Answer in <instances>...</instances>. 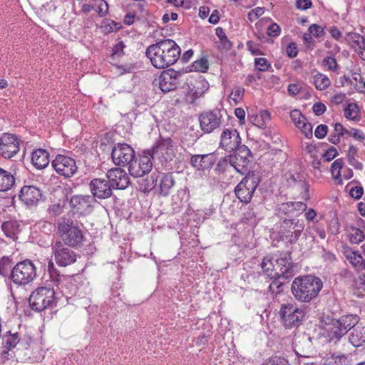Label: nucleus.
Wrapping results in <instances>:
<instances>
[{
	"label": "nucleus",
	"instance_id": "nucleus-1",
	"mask_svg": "<svg viewBox=\"0 0 365 365\" xmlns=\"http://www.w3.org/2000/svg\"><path fill=\"white\" fill-rule=\"evenodd\" d=\"M180 54L179 46L171 39L162 40L149 46L146 50L147 57L157 68H164L174 64Z\"/></svg>",
	"mask_w": 365,
	"mask_h": 365
},
{
	"label": "nucleus",
	"instance_id": "nucleus-2",
	"mask_svg": "<svg viewBox=\"0 0 365 365\" xmlns=\"http://www.w3.org/2000/svg\"><path fill=\"white\" fill-rule=\"evenodd\" d=\"M322 286L318 277L312 275L297 277L292 284V293L298 301L309 302L317 297Z\"/></svg>",
	"mask_w": 365,
	"mask_h": 365
},
{
	"label": "nucleus",
	"instance_id": "nucleus-3",
	"mask_svg": "<svg viewBox=\"0 0 365 365\" xmlns=\"http://www.w3.org/2000/svg\"><path fill=\"white\" fill-rule=\"evenodd\" d=\"M58 233L65 245L76 247L83 240V231L78 224L67 217H63L58 222Z\"/></svg>",
	"mask_w": 365,
	"mask_h": 365
},
{
	"label": "nucleus",
	"instance_id": "nucleus-4",
	"mask_svg": "<svg viewBox=\"0 0 365 365\" xmlns=\"http://www.w3.org/2000/svg\"><path fill=\"white\" fill-rule=\"evenodd\" d=\"M36 277V269L30 260L18 262L12 269L11 279L18 285H26L31 282Z\"/></svg>",
	"mask_w": 365,
	"mask_h": 365
},
{
	"label": "nucleus",
	"instance_id": "nucleus-5",
	"mask_svg": "<svg viewBox=\"0 0 365 365\" xmlns=\"http://www.w3.org/2000/svg\"><path fill=\"white\" fill-rule=\"evenodd\" d=\"M55 298L53 287H41L31 293L29 302L33 309L41 312L51 305Z\"/></svg>",
	"mask_w": 365,
	"mask_h": 365
},
{
	"label": "nucleus",
	"instance_id": "nucleus-6",
	"mask_svg": "<svg viewBox=\"0 0 365 365\" xmlns=\"http://www.w3.org/2000/svg\"><path fill=\"white\" fill-rule=\"evenodd\" d=\"M258 177L255 175V173L249 172L235 189L237 197L242 202H250L258 186Z\"/></svg>",
	"mask_w": 365,
	"mask_h": 365
},
{
	"label": "nucleus",
	"instance_id": "nucleus-7",
	"mask_svg": "<svg viewBox=\"0 0 365 365\" xmlns=\"http://www.w3.org/2000/svg\"><path fill=\"white\" fill-rule=\"evenodd\" d=\"M304 228L303 222L299 220H284L280 225L279 235L282 240L294 243Z\"/></svg>",
	"mask_w": 365,
	"mask_h": 365
},
{
	"label": "nucleus",
	"instance_id": "nucleus-8",
	"mask_svg": "<svg viewBox=\"0 0 365 365\" xmlns=\"http://www.w3.org/2000/svg\"><path fill=\"white\" fill-rule=\"evenodd\" d=\"M172 140L170 138H160L152 149L145 150L143 157L152 159H165L170 158L173 153Z\"/></svg>",
	"mask_w": 365,
	"mask_h": 365
},
{
	"label": "nucleus",
	"instance_id": "nucleus-9",
	"mask_svg": "<svg viewBox=\"0 0 365 365\" xmlns=\"http://www.w3.org/2000/svg\"><path fill=\"white\" fill-rule=\"evenodd\" d=\"M52 251L56 264L61 267L68 266L76 261V254L60 240L53 244Z\"/></svg>",
	"mask_w": 365,
	"mask_h": 365
},
{
	"label": "nucleus",
	"instance_id": "nucleus-10",
	"mask_svg": "<svg viewBox=\"0 0 365 365\" xmlns=\"http://www.w3.org/2000/svg\"><path fill=\"white\" fill-rule=\"evenodd\" d=\"M19 151V143L16 136L10 133H4L0 138V156L9 159Z\"/></svg>",
	"mask_w": 365,
	"mask_h": 365
},
{
	"label": "nucleus",
	"instance_id": "nucleus-11",
	"mask_svg": "<svg viewBox=\"0 0 365 365\" xmlns=\"http://www.w3.org/2000/svg\"><path fill=\"white\" fill-rule=\"evenodd\" d=\"M279 312L286 328L298 324L304 317L303 310L296 308L292 304L283 305Z\"/></svg>",
	"mask_w": 365,
	"mask_h": 365
},
{
	"label": "nucleus",
	"instance_id": "nucleus-12",
	"mask_svg": "<svg viewBox=\"0 0 365 365\" xmlns=\"http://www.w3.org/2000/svg\"><path fill=\"white\" fill-rule=\"evenodd\" d=\"M201 130L205 133H210L220 127L222 123V115L217 110L207 111L199 116Z\"/></svg>",
	"mask_w": 365,
	"mask_h": 365
},
{
	"label": "nucleus",
	"instance_id": "nucleus-13",
	"mask_svg": "<svg viewBox=\"0 0 365 365\" xmlns=\"http://www.w3.org/2000/svg\"><path fill=\"white\" fill-rule=\"evenodd\" d=\"M106 176L114 189L124 190L130 185L128 175L123 169L119 167L108 170Z\"/></svg>",
	"mask_w": 365,
	"mask_h": 365
},
{
	"label": "nucleus",
	"instance_id": "nucleus-14",
	"mask_svg": "<svg viewBox=\"0 0 365 365\" xmlns=\"http://www.w3.org/2000/svg\"><path fill=\"white\" fill-rule=\"evenodd\" d=\"M361 253L349 246L343 250L344 257L356 271H365V243L361 246Z\"/></svg>",
	"mask_w": 365,
	"mask_h": 365
},
{
	"label": "nucleus",
	"instance_id": "nucleus-15",
	"mask_svg": "<svg viewBox=\"0 0 365 365\" xmlns=\"http://www.w3.org/2000/svg\"><path fill=\"white\" fill-rule=\"evenodd\" d=\"M180 76V73L174 70L163 71L159 78L160 90L164 93L175 90L179 83V78Z\"/></svg>",
	"mask_w": 365,
	"mask_h": 365
},
{
	"label": "nucleus",
	"instance_id": "nucleus-16",
	"mask_svg": "<svg viewBox=\"0 0 365 365\" xmlns=\"http://www.w3.org/2000/svg\"><path fill=\"white\" fill-rule=\"evenodd\" d=\"M94 202L95 200L92 196L78 195L73 196L69 203L75 212L81 215H85L91 212Z\"/></svg>",
	"mask_w": 365,
	"mask_h": 365
},
{
	"label": "nucleus",
	"instance_id": "nucleus-17",
	"mask_svg": "<svg viewBox=\"0 0 365 365\" xmlns=\"http://www.w3.org/2000/svg\"><path fill=\"white\" fill-rule=\"evenodd\" d=\"M111 187L112 185L109 181L99 178L93 179L89 184V187L93 194V197H96L99 199L110 197L112 195Z\"/></svg>",
	"mask_w": 365,
	"mask_h": 365
},
{
	"label": "nucleus",
	"instance_id": "nucleus-18",
	"mask_svg": "<svg viewBox=\"0 0 365 365\" xmlns=\"http://www.w3.org/2000/svg\"><path fill=\"white\" fill-rule=\"evenodd\" d=\"M241 143L239 133L235 129H226L221 135L220 145L227 151H233Z\"/></svg>",
	"mask_w": 365,
	"mask_h": 365
},
{
	"label": "nucleus",
	"instance_id": "nucleus-19",
	"mask_svg": "<svg viewBox=\"0 0 365 365\" xmlns=\"http://www.w3.org/2000/svg\"><path fill=\"white\" fill-rule=\"evenodd\" d=\"M42 197L40 189L34 186H24L20 191L21 200L28 206L36 205Z\"/></svg>",
	"mask_w": 365,
	"mask_h": 365
},
{
	"label": "nucleus",
	"instance_id": "nucleus-20",
	"mask_svg": "<svg viewBox=\"0 0 365 365\" xmlns=\"http://www.w3.org/2000/svg\"><path fill=\"white\" fill-rule=\"evenodd\" d=\"M112 160H134L135 151L127 143H118L111 152Z\"/></svg>",
	"mask_w": 365,
	"mask_h": 365
},
{
	"label": "nucleus",
	"instance_id": "nucleus-21",
	"mask_svg": "<svg viewBox=\"0 0 365 365\" xmlns=\"http://www.w3.org/2000/svg\"><path fill=\"white\" fill-rule=\"evenodd\" d=\"M128 165L129 173L135 178L143 177L153 168L152 161H129Z\"/></svg>",
	"mask_w": 365,
	"mask_h": 365
},
{
	"label": "nucleus",
	"instance_id": "nucleus-22",
	"mask_svg": "<svg viewBox=\"0 0 365 365\" xmlns=\"http://www.w3.org/2000/svg\"><path fill=\"white\" fill-rule=\"evenodd\" d=\"M192 87L189 86V91L186 95V101L190 103L195 102L196 99L201 97L208 88V83L204 79L196 81L192 85Z\"/></svg>",
	"mask_w": 365,
	"mask_h": 365
},
{
	"label": "nucleus",
	"instance_id": "nucleus-23",
	"mask_svg": "<svg viewBox=\"0 0 365 365\" xmlns=\"http://www.w3.org/2000/svg\"><path fill=\"white\" fill-rule=\"evenodd\" d=\"M52 166L60 175L69 178L72 176L77 170L76 161H51Z\"/></svg>",
	"mask_w": 365,
	"mask_h": 365
},
{
	"label": "nucleus",
	"instance_id": "nucleus-24",
	"mask_svg": "<svg viewBox=\"0 0 365 365\" xmlns=\"http://www.w3.org/2000/svg\"><path fill=\"white\" fill-rule=\"evenodd\" d=\"M334 322H336V319L327 317L324 320V329L327 331L330 339L339 340L343 336V334L339 326H336Z\"/></svg>",
	"mask_w": 365,
	"mask_h": 365
},
{
	"label": "nucleus",
	"instance_id": "nucleus-25",
	"mask_svg": "<svg viewBox=\"0 0 365 365\" xmlns=\"http://www.w3.org/2000/svg\"><path fill=\"white\" fill-rule=\"evenodd\" d=\"M349 341L355 347L365 344V327L358 326L354 328L349 336Z\"/></svg>",
	"mask_w": 365,
	"mask_h": 365
},
{
	"label": "nucleus",
	"instance_id": "nucleus-26",
	"mask_svg": "<svg viewBox=\"0 0 365 365\" xmlns=\"http://www.w3.org/2000/svg\"><path fill=\"white\" fill-rule=\"evenodd\" d=\"M250 123L259 128H264L270 120V114L267 110H262L259 114L248 116Z\"/></svg>",
	"mask_w": 365,
	"mask_h": 365
},
{
	"label": "nucleus",
	"instance_id": "nucleus-27",
	"mask_svg": "<svg viewBox=\"0 0 365 365\" xmlns=\"http://www.w3.org/2000/svg\"><path fill=\"white\" fill-rule=\"evenodd\" d=\"M14 177L9 172L0 168V191H6L14 185Z\"/></svg>",
	"mask_w": 365,
	"mask_h": 365
},
{
	"label": "nucleus",
	"instance_id": "nucleus-28",
	"mask_svg": "<svg viewBox=\"0 0 365 365\" xmlns=\"http://www.w3.org/2000/svg\"><path fill=\"white\" fill-rule=\"evenodd\" d=\"M347 237L351 244L359 245L364 240L365 235L359 228L351 226L347 228Z\"/></svg>",
	"mask_w": 365,
	"mask_h": 365
},
{
	"label": "nucleus",
	"instance_id": "nucleus-29",
	"mask_svg": "<svg viewBox=\"0 0 365 365\" xmlns=\"http://www.w3.org/2000/svg\"><path fill=\"white\" fill-rule=\"evenodd\" d=\"M287 180L289 185H292V183L298 182L299 186L304 190V192H302V198L307 200L309 199V189L307 184L303 181L302 180L299 179V176L297 175V177L294 176V175L292 173H287L286 175Z\"/></svg>",
	"mask_w": 365,
	"mask_h": 365
},
{
	"label": "nucleus",
	"instance_id": "nucleus-30",
	"mask_svg": "<svg viewBox=\"0 0 365 365\" xmlns=\"http://www.w3.org/2000/svg\"><path fill=\"white\" fill-rule=\"evenodd\" d=\"M313 78L315 88L319 91L325 90L331 85L330 79L324 73L318 72Z\"/></svg>",
	"mask_w": 365,
	"mask_h": 365
},
{
	"label": "nucleus",
	"instance_id": "nucleus-31",
	"mask_svg": "<svg viewBox=\"0 0 365 365\" xmlns=\"http://www.w3.org/2000/svg\"><path fill=\"white\" fill-rule=\"evenodd\" d=\"M346 39L351 46L356 48L362 49L365 48L364 38L357 33H349Z\"/></svg>",
	"mask_w": 365,
	"mask_h": 365
},
{
	"label": "nucleus",
	"instance_id": "nucleus-32",
	"mask_svg": "<svg viewBox=\"0 0 365 365\" xmlns=\"http://www.w3.org/2000/svg\"><path fill=\"white\" fill-rule=\"evenodd\" d=\"M261 267L263 272L269 278L272 279L279 276V274L274 269V266L272 260L267 257H264L261 263Z\"/></svg>",
	"mask_w": 365,
	"mask_h": 365
},
{
	"label": "nucleus",
	"instance_id": "nucleus-33",
	"mask_svg": "<svg viewBox=\"0 0 365 365\" xmlns=\"http://www.w3.org/2000/svg\"><path fill=\"white\" fill-rule=\"evenodd\" d=\"M277 266L279 269L280 274L282 275L289 274L290 269H292V262L291 258L289 255H284L276 260Z\"/></svg>",
	"mask_w": 365,
	"mask_h": 365
},
{
	"label": "nucleus",
	"instance_id": "nucleus-34",
	"mask_svg": "<svg viewBox=\"0 0 365 365\" xmlns=\"http://www.w3.org/2000/svg\"><path fill=\"white\" fill-rule=\"evenodd\" d=\"M174 185V180L170 175L163 176L160 182V195L166 196L169 194L170 188Z\"/></svg>",
	"mask_w": 365,
	"mask_h": 365
},
{
	"label": "nucleus",
	"instance_id": "nucleus-35",
	"mask_svg": "<svg viewBox=\"0 0 365 365\" xmlns=\"http://www.w3.org/2000/svg\"><path fill=\"white\" fill-rule=\"evenodd\" d=\"M3 232L9 238H14L19 232V225L16 222L6 221L1 226Z\"/></svg>",
	"mask_w": 365,
	"mask_h": 365
},
{
	"label": "nucleus",
	"instance_id": "nucleus-36",
	"mask_svg": "<svg viewBox=\"0 0 365 365\" xmlns=\"http://www.w3.org/2000/svg\"><path fill=\"white\" fill-rule=\"evenodd\" d=\"M235 157L236 160H247L250 157H253L250 150L245 145H240V144L234 150Z\"/></svg>",
	"mask_w": 365,
	"mask_h": 365
},
{
	"label": "nucleus",
	"instance_id": "nucleus-37",
	"mask_svg": "<svg viewBox=\"0 0 365 365\" xmlns=\"http://www.w3.org/2000/svg\"><path fill=\"white\" fill-rule=\"evenodd\" d=\"M342 169L343 165L341 161H334L331 167V173L332 178L337 182L338 184L340 185L343 183L341 174V170Z\"/></svg>",
	"mask_w": 365,
	"mask_h": 365
},
{
	"label": "nucleus",
	"instance_id": "nucleus-38",
	"mask_svg": "<svg viewBox=\"0 0 365 365\" xmlns=\"http://www.w3.org/2000/svg\"><path fill=\"white\" fill-rule=\"evenodd\" d=\"M120 27L121 26L120 23H117L109 19L104 20L101 26L102 31L106 34L118 31Z\"/></svg>",
	"mask_w": 365,
	"mask_h": 365
},
{
	"label": "nucleus",
	"instance_id": "nucleus-39",
	"mask_svg": "<svg viewBox=\"0 0 365 365\" xmlns=\"http://www.w3.org/2000/svg\"><path fill=\"white\" fill-rule=\"evenodd\" d=\"M157 179L158 177L153 174L150 178L143 180L140 185V190L144 192L152 190L156 185Z\"/></svg>",
	"mask_w": 365,
	"mask_h": 365
},
{
	"label": "nucleus",
	"instance_id": "nucleus-40",
	"mask_svg": "<svg viewBox=\"0 0 365 365\" xmlns=\"http://www.w3.org/2000/svg\"><path fill=\"white\" fill-rule=\"evenodd\" d=\"M340 318L342 320L343 324L346 327L348 330L354 328V327L359 323V317L354 314L344 315Z\"/></svg>",
	"mask_w": 365,
	"mask_h": 365
},
{
	"label": "nucleus",
	"instance_id": "nucleus-41",
	"mask_svg": "<svg viewBox=\"0 0 365 365\" xmlns=\"http://www.w3.org/2000/svg\"><path fill=\"white\" fill-rule=\"evenodd\" d=\"M322 65L326 67L328 71L339 73V65L336 58L331 56H327L323 59Z\"/></svg>",
	"mask_w": 365,
	"mask_h": 365
},
{
	"label": "nucleus",
	"instance_id": "nucleus-42",
	"mask_svg": "<svg viewBox=\"0 0 365 365\" xmlns=\"http://www.w3.org/2000/svg\"><path fill=\"white\" fill-rule=\"evenodd\" d=\"M359 113V108L356 103H349L344 109V115L347 119L356 120Z\"/></svg>",
	"mask_w": 365,
	"mask_h": 365
},
{
	"label": "nucleus",
	"instance_id": "nucleus-43",
	"mask_svg": "<svg viewBox=\"0 0 365 365\" xmlns=\"http://www.w3.org/2000/svg\"><path fill=\"white\" fill-rule=\"evenodd\" d=\"M290 118L296 127L299 129L300 125L306 122L305 117L299 110H294L290 112Z\"/></svg>",
	"mask_w": 365,
	"mask_h": 365
},
{
	"label": "nucleus",
	"instance_id": "nucleus-44",
	"mask_svg": "<svg viewBox=\"0 0 365 365\" xmlns=\"http://www.w3.org/2000/svg\"><path fill=\"white\" fill-rule=\"evenodd\" d=\"M47 270L49 273L51 281L53 282L56 284V285H58L60 282L61 277L58 272L56 269L53 262L51 260L48 261V262Z\"/></svg>",
	"mask_w": 365,
	"mask_h": 365
},
{
	"label": "nucleus",
	"instance_id": "nucleus-45",
	"mask_svg": "<svg viewBox=\"0 0 365 365\" xmlns=\"http://www.w3.org/2000/svg\"><path fill=\"white\" fill-rule=\"evenodd\" d=\"M94 9L99 16H104L108 12V5L105 0H96Z\"/></svg>",
	"mask_w": 365,
	"mask_h": 365
},
{
	"label": "nucleus",
	"instance_id": "nucleus-46",
	"mask_svg": "<svg viewBox=\"0 0 365 365\" xmlns=\"http://www.w3.org/2000/svg\"><path fill=\"white\" fill-rule=\"evenodd\" d=\"M244 93L245 89L242 87L235 86L230 95V98L235 104H237L242 99Z\"/></svg>",
	"mask_w": 365,
	"mask_h": 365
},
{
	"label": "nucleus",
	"instance_id": "nucleus-47",
	"mask_svg": "<svg viewBox=\"0 0 365 365\" xmlns=\"http://www.w3.org/2000/svg\"><path fill=\"white\" fill-rule=\"evenodd\" d=\"M277 211L279 213L294 217L292 202H284L279 205Z\"/></svg>",
	"mask_w": 365,
	"mask_h": 365
},
{
	"label": "nucleus",
	"instance_id": "nucleus-48",
	"mask_svg": "<svg viewBox=\"0 0 365 365\" xmlns=\"http://www.w3.org/2000/svg\"><path fill=\"white\" fill-rule=\"evenodd\" d=\"M49 156V153L42 148L36 149L31 153V160H48Z\"/></svg>",
	"mask_w": 365,
	"mask_h": 365
},
{
	"label": "nucleus",
	"instance_id": "nucleus-49",
	"mask_svg": "<svg viewBox=\"0 0 365 365\" xmlns=\"http://www.w3.org/2000/svg\"><path fill=\"white\" fill-rule=\"evenodd\" d=\"M192 67L195 71L205 72L208 68V61L206 58H201L195 61L192 64Z\"/></svg>",
	"mask_w": 365,
	"mask_h": 365
},
{
	"label": "nucleus",
	"instance_id": "nucleus-50",
	"mask_svg": "<svg viewBox=\"0 0 365 365\" xmlns=\"http://www.w3.org/2000/svg\"><path fill=\"white\" fill-rule=\"evenodd\" d=\"M189 163L198 170L210 169L212 166V161H189Z\"/></svg>",
	"mask_w": 365,
	"mask_h": 365
},
{
	"label": "nucleus",
	"instance_id": "nucleus-51",
	"mask_svg": "<svg viewBox=\"0 0 365 365\" xmlns=\"http://www.w3.org/2000/svg\"><path fill=\"white\" fill-rule=\"evenodd\" d=\"M117 72L123 75L124 73H132L135 68V66L133 63H128L123 65H118L116 66Z\"/></svg>",
	"mask_w": 365,
	"mask_h": 365
},
{
	"label": "nucleus",
	"instance_id": "nucleus-52",
	"mask_svg": "<svg viewBox=\"0 0 365 365\" xmlns=\"http://www.w3.org/2000/svg\"><path fill=\"white\" fill-rule=\"evenodd\" d=\"M256 68L260 71H266L270 67L268 61L264 58H257L255 60Z\"/></svg>",
	"mask_w": 365,
	"mask_h": 365
},
{
	"label": "nucleus",
	"instance_id": "nucleus-53",
	"mask_svg": "<svg viewBox=\"0 0 365 365\" xmlns=\"http://www.w3.org/2000/svg\"><path fill=\"white\" fill-rule=\"evenodd\" d=\"M353 286L357 289H362L365 292V274L361 273L354 279Z\"/></svg>",
	"mask_w": 365,
	"mask_h": 365
},
{
	"label": "nucleus",
	"instance_id": "nucleus-54",
	"mask_svg": "<svg viewBox=\"0 0 365 365\" xmlns=\"http://www.w3.org/2000/svg\"><path fill=\"white\" fill-rule=\"evenodd\" d=\"M348 133L346 134L348 136L353 137L354 139L358 140H363L365 139L364 133L362 130L356 129V128H350L348 129Z\"/></svg>",
	"mask_w": 365,
	"mask_h": 365
},
{
	"label": "nucleus",
	"instance_id": "nucleus-55",
	"mask_svg": "<svg viewBox=\"0 0 365 365\" xmlns=\"http://www.w3.org/2000/svg\"><path fill=\"white\" fill-rule=\"evenodd\" d=\"M309 32L315 37H321L324 34V29L315 24L309 26Z\"/></svg>",
	"mask_w": 365,
	"mask_h": 365
},
{
	"label": "nucleus",
	"instance_id": "nucleus-56",
	"mask_svg": "<svg viewBox=\"0 0 365 365\" xmlns=\"http://www.w3.org/2000/svg\"><path fill=\"white\" fill-rule=\"evenodd\" d=\"M294 217L298 216L307 209V205L302 202H292Z\"/></svg>",
	"mask_w": 365,
	"mask_h": 365
},
{
	"label": "nucleus",
	"instance_id": "nucleus-57",
	"mask_svg": "<svg viewBox=\"0 0 365 365\" xmlns=\"http://www.w3.org/2000/svg\"><path fill=\"white\" fill-rule=\"evenodd\" d=\"M328 132V127L326 125L321 124L317 127L314 131V135L318 139L324 138Z\"/></svg>",
	"mask_w": 365,
	"mask_h": 365
},
{
	"label": "nucleus",
	"instance_id": "nucleus-58",
	"mask_svg": "<svg viewBox=\"0 0 365 365\" xmlns=\"http://www.w3.org/2000/svg\"><path fill=\"white\" fill-rule=\"evenodd\" d=\"M281 29L276 23H272L267 28V34L271 37H277L279 36Z\"/></svg>",
	"mask_w": 365,
	"mask_h": 365
},
{
	"label": "nucleus",
	"instance_id": "nucleus-59",
	"mask_svg": "<svg viewBox=\"0 0 365 365\" xmlns=\"http://www.w3.org/2000/svg\"><path fill=\"white\" fill-rule=\"evenodd\" d=\"M264 14V9L261 7H257L252 9L248 14V19L250 21H254L257 20L259 16H261Z\"/></svg>",
	"mask_w": 365,
	"mask_h": 365
},
{
	"label": "nucleus",
	"instance_id": "nucleus-60",
	"mask_svg": "<svg viewBox=\"0 0 365 365\" xmlns=\"http://www.w3.org/2000/svg\"><path fill=\"white\" fill-rule=\"evenodd\" d=\"M18 341L19 339L16 334H10L9 336H6L5 340V346L9 349H11L17 344Z\"/></svg>",
	"mask_w": 365,
	"mask_h": 365
},
{
	"label": "nucleus",
	"instance_id": "nucleus-61",
	"mask_svg": "<svg viewBox=\"0 0 365 365\" xmlns=\"http://www.w3.org/2000/svg\"><path fill=\"white\" fill-rule=\"evenodd\" d=\"M125 47L123 41H119L113 48L112 56H120L123 54V49Z\"/></svg>",
	"mask_w": 365,
	"mask_h": 365
},
{
	"label": "nucleus",
	"instance_id": "nucleus-62",
	"mask_svg": "<svg viewBox=\"0 0 365 365\" xmlns=\"http://www.w3.org/2000/svg\"><path fill=\"white\" fill-rule=\"evenodd\" d=\"M300 126L301 128H299V130L307 138H310L312 136V126L311 123H309L306 121Z\"/></svg>",
	"mask_w": 365,
	"mask_h": 365
},
{
	"label": "nucleus",
	"instance_id": "nucleus-63",
	"mask_svg": "<svg viewBox=\"0 0 365 365\" xmlns=\"http://www.w3.org/2000/svg\"><path fill=\"white\" fill-rule=\"evenodd\" d=\"M288 361L284 358L274 356L271 358L267 365H287Z\"/></svg>",
	"mask_w": 365,
	"mask_h": 365
},
{
	"label": "nucleus",
	"instance_id": "nucleus-64",
	"mask_svg": "<svg viewBox=\"0 0 365 365\" xmlns=\"http://www.w3.org/2000/svg\"><path fill=\"white\" fill-rule=\"evenodd\" d=\"M349 194L352 197L358 200L361 198L363 195V188L360 186L351 187Z\"/></svg>",
	"mask_w": 365,
	"mask_h": 365
}]
</instances>
